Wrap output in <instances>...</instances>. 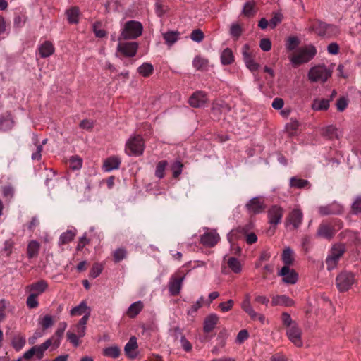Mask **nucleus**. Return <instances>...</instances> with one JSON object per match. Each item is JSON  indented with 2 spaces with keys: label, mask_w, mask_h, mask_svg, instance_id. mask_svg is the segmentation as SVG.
<instances>
[{
  "label": "nucleus",
  "mask_w": 361,
  "mask_h": 361,
  "mask_svg": "<svg viewBox=\"0 0 361 361\" xmlns=\"http://www.w3.org/2000/svg\"><path fill=\"white\" fill-rule=\"evenodd\" d=\"M279 275L283 277V281L288 284H295L298 281V274L288 266H283Z\"/></svg>",
  "instance_id": "ddd939ff"
},
{
  "label": "nucleus",
  "mask_w": 361,
  "mask_h": 361,
  "mask_svg": "<svg viewBox=\"0 0 361 361\" xmlns=\"http://www.w3.org/2000/svg\"><path fill=\"white\" fill-rule=\"evenodd\" d=\"M103 265L99 263H94L90 270V275L92 278H97L102 271Z\"/></svg>",
  "instance_id": "bf43d9fd"
},
{
  "label": "nucleus",
  "mask_w": 361,
  "mask_h": 361,
  "mask_svg": "<svg viewBox=\"0 0 361 361\" xmlns=\"http://www.w3.org/2000/svg\"><path fill=\"white\" fill-rule=\"evenodd\" d=\"M286 335L288 339L297 347L302 346V341L301 338L302 331L298 325H293L286 329Z\"/></svg>",
  "instance_id": "1a4fd4ad"
},
{
  "label": "nucleus",
  "mask_w": 361,
  "mask_h": 361,
  "mask_svg": "<svg viewBox=\"0 0 361 361\" xmlns=\"http://www.w3.org/2000/svg\"><path fill=\"white\" fill-rule=\"evenodd\" d=\"M299 44L300 40L298 37H290L287 39L286 47L288 51H293L296 49Z\"/></svg>",
  "instance_id": "5fc2aeb1"
},
{
  "label": "nucleus",
  "mask_w": 361,
  "mask_h": 361,
  "mask_svg": "<svg viewBox=\"0 0 361 361\" xmlns=\"http://www.w3.org/2000/svg\"><path fill=\"white\" fill-rule=\"evenodd\" d=\"M185 276H173L169 283V291L171 295H178L181 290Z\"/></svg>",
  "instance_id": "f3484780"
},
{
  "label": "nucleus",
  "mask_w": 361,
  "mask_h": 361,
  "mask_svg": "<svg viewBox=\"0 0 361 361\" xmlns=\"http://www.w3.org/2000/svg\"><path fill=\"white\" fill-rule=\"evenodd\" d=\"M233 304H234V301L233 300H228L226 302H221L219 305V308L223 312H226L230 311L232 309Z\"/></svg>",
  "instance_id": "69168bd1"
},
{
  "label": "nucleus",
  "mask_w": 361,
  "mask_h": 361,
  "mask_svg": "<svg viewBox=\"0 0 361 361\" xmlns=\"http://www.w3.org/2000/svg\"><path fill=\"white\" fill-rule=\"evenodd\" d=\"M44 329L51 326L54 324L52 317L50 315H45L39 322Z\"/></svg>",
  "instance_id": "e2e57ef3"
},
{
  "label": "nucleus",
  "mask_w": 361,
  "mask_h": 361,
  "mask_svg": "<svg viewBox=\"0 0 361 361\" xmlns=\"http://www.w3.org/2000/svg\"><path fill=\"white\" fill-rule=\"evenodd\" d=\"M126 250L123 248H118L114 252V260L115 262H119L126 257Z\"/></svg>",
  "instance_id": "4d7b16f0"
},
{
  "label": "nucleus",
  "mask_w": 361,
  "mask_h": 361,
  "mask_svg": "<svg viewBox=\"0 0 361 361\" xmlns=\"http://www.w3.org/2000/svg\"><path fill=\"white\" fill-rule=\"evenodd\" d=\"M25 343L26 338L21 334L16 335L11 341V345L16 351L20 350L25 345Z\"/></svg>",
  "instance_id": "58836bf2"
},
{
  "label": "nucleus",
  "mask_w": 361,
  "mask_h": 361,
  "mask_svg": "<svg viewBox=\"0 0 361 361\" xmlns=\"http://www.w3.org/2000/svg\"><path fill=\"white\" fill-rule=\"evenodd\" d=\"M320 134L322 137L329 140L339 139L341 136V132L334 125H329L320 129Z\"/></svg>",
  "instance_id": "6ab92c4d"
},
{
  "label": "nucleus",
  "mask_w": 361,
  "mask_h": 361,
  "mask_svg": "<svg viewBox=\"0 0 361 361\" xmlns=\"http://www.w3.org/2000/svg\"><path fill=\"white\" fill-rule=\"evenodd\" d=\"M37 295L35 293H30L27 297L26 300V304L30 308H36L39 305V302L37 301Z\"/></svg>",
  "instance_id": "13d9d810"
},
{
  "label": "nucleus",
  "mask_w": 361,
  "mask_h": 361,
  "mask_svg": "<svg viewBox=\"0 0 361 361\" xmlns=\"http://www.w3.org/2000/svg\"><path fill=\"white\" fill-rule=\"evenodd\" d=\"M227 337L228 334L226 330H222L219 333L216 338L217 344L212 350L213 353H215L218 350V348H221L225 346Z\"/></svg>",
  "instance_id": "ea45409f"
},
{
  "label": "nucleus",
  "mask_w": 361,
  "mask_h": 361,
  "mask_svg": "<svg viewBox=\"0 0 361 361\" xmlns=\"http://www.w3.org/2000/svg\"><path fill=\"white\" fill-rule=\"evenodd\" d=\"M281 259L285 264L284 266L290 267V266L293 264L295 255L293 250L290 247H287L283 250L281 255Z\"/></svg>",
  "instance_id": "7c9ffc66"
},
{
  "label": "nucleus",
  "mask_w": 361,
  "mask_h": 361,
  "mask_svg": "<svg viewBox=\"0 0 361 361\" xmlns=\"http://www.w3.org/2000/svg\"><path fill=\"white\" fill-rule=\"evenodd\" d=\"M318 211L322 216L340 214L343 212V207L340 204L333 202L326 206L319 207Z\"/></svg>",
  "instance_id": "dca6fc26"
},
{
  "label": "nucleus",
  "mask_w": 361,
  "mask_h": 361,
  "mask_svg": "<svg viewBox=\"0 0 361 361\" xmlns=\"http://www.w3.org/2000/svg\"><path fill=\"white\" fill-rule=\"evenodd\" d=\"M203 300H204V297L201 296L199 298V300L195 303H194L191 306V307L188 310V314L189 315H192L193 314H195L202 307Z\"/></svg>",
  "instance_id": "052dcab7"
},
{
  "label": "nucleus",
  "mask_w": 361,
  "mask_h": 361,
  "mask_svg": "<svg viewBox=\"0 0 361 361\" xmlns=\"http://www.w3.org/2000/svg\"><path fill=\"white\" fill-rule=\"evenodd\" d=\"M267 215L269 223L271 225H277L281 221L283 209L279 206L274 205L269 209Z\"/></svg>",
  "instance_id": "9d476101"
},
{
  "label": "nucleus",
  "mask_w": 361,
  "mask_h": 361,
  "mask_svg": "<svg viewBox=\"0 0 361 361\" xmlns=\"http://www.w3.org/2000/svg\"><path fill=\"white\" fill-rule=\"evenodd\" d=\"M82 160L78 156H73L70 158L69 166L73 170L80 169L82 166Z\"/></svg>",
  "instance_id": "864d4df0"
},
{
  "label": "nucleus",
  "mask_w": 361,
  "mask_h": 361,
  "mask_svg": "<svg viewBox=\"0 0 361 361\" xmlns=\"http://www.w3.org/2000/svg\"><path fill=\"white\" fill-rule=\"evenodd\" d=\"M145 150V142L140 135L131 136L126 143L125 152L129 156H140Z\"/></svg>",
  "instance_id": "7ed1b4c3"
},
{
  "label": "nucleus",
  "mask_w": 361,
  "mask_h": 361,
  "mask_svg": "<svg viewBox=\"0 0 361 361\" xmlns=\"http://www.w3.org/2000/svg\"><path fill=\"white\" fill-rule=\"evenodd\" d=\"M38 51L42 58H47L54 54L55 49L52 42L50 41H45L39 45Z\"/></svg>",
  "instance_id": "a878e982"
},
{
  "label": "nucleus",
  "mask_w": 361,
  "mask_h": 361,
  "mask_svg": "<svg viewBox=\"0 0 361 361\" xmlns=\"http://www.w3.org/2000/svg\"><path fill=\"white\" fill-rule=\"evenodd\" d=\"M345 252V247L343 244L334 245L330 252V254L326 259L327 269L331 271L336 268L340 258Z\"/></svg>",
  "instance_id": "20e7f679"
},
{
  "label": "nucleus",
  "mask_w": 361,
  "mask_h": 361,
  "mask_svg": "<svg viewBox=\"0 0 361 361\" xmlns=\"http://www.w3.org/2000/svg\"><path fill=\"white\" fill-rule=\"evenodd\" d=\"M227 264L228 267L235 273H240L242 270L241 264L235 257L228 258Z\"/></svg>",
  "instance_id": "a18cd8bd"
},
{
  "label": "nucleus",
  "mask_w": 361,
  "mask_h": 361,
  "mask_svg": "<svg viewBox=\"0 0 361 361\" xmlns=\"http://www.w3.org/2000/svg\"><path fill=\"white\" fill-rule=\"evenodd\" d=\"M352 210L354 214H358L361 212V195L357 196L352 204Z\"/></svg>",
  "instance_id": "338daca9"
},
{
  "label": "nucleus",
  "mask_w": 361,
  "mask_h": 361,
  "mask_svg": "<svg viewBox=\"0 0 361 361\" xmlns=\"http://www.w3.org/2000/svg\"><path fill=\"white\" fill-rule=\"evenodd\" d=\"M190 38L194 42H200L204 39V34L200 29H195L191 32Z\"/></svg>",
  "instance_id": "6e6d98bb"
},
{
  "label": "nucleus",
  "mask_w": 361,
  "mask_h": 361,
  "mask_svg": "<svg viewBox=\"0 0 361 361\" xmlns=\"http://www.w3.org/2000/svg\"><path fill=\"white\" fill-rule=\"evenodd\" d=\"M255 13V3L254 1L246 2L243 8V14L250 18L254 16Z\"/></svg>",
  "instance_id": "79ce46f5"
},
{
  "label": "nucleus",
  "mask_w": 361,
  "mask_h": 361,
  "mask_svg": "<svg viewBox=\"0 0 361 361\" xmlns=\"http://www.w3.org/2000/svg\"><path fill=\"white\" fill-rule=\"evenodd\" d=\"M219 317L216 314H210L204 319V331L210 333L216 326L219 322Z\"/></svg>",
  "instance_id": "b1692460"
},
{
  "label": "nucleus",
  "mask_w": 361,
  "mask_h": 361,
  "mask_svg": "<svg viewBox=\"0 0 361 361\" xmlns=\"http://www.w3.org/2000/svg\"><path fill=\"white\" fill-rule=\"evenodd\" d=\"M120 353V349L117 346H111L104 350V355L112 358H117Z\"/></svg>",
  "instance_id": "09e8293b"
},
{
  "label": "nucleus",
  "mask_w": 361,
  "mask_h": 361,
  "mask_svg": "<svg viewBox=\"0 0 361 361\" xmlns=\"http://www.w3.org/2000/svg\"><path fill=\"white\" fill-rule=\"evenodd\" d=\"M33 144L36 146V151L32 154V160H40L42 157V145H38V137L34 135L32 137Z\"/></svg>",
  "instance_id": "49530a36"
},
{
  "label": "nucleus",
  "mask_w": 361,
  "mask_h": 361,
  "mask_svg": "<svg viewBox=\"0 0 361 361\" xmlns=\"http://www.w3.org/2000/svg\"><path fill=\"white\" fill-rule=\"evenodd\" d=\"M121 159L118 157L112 156L104 161L103 169L106 172H109L114 169H118L121 164Z\"/></svg>",
  "instance_id": "5701e85b"
},
{
  "label": "nucleus",
  "mask_w": 361,
  "mask_h": 361,
  "mask_svg": "<svg viewBox=\"0 0 361 361\" xmlns=\"http://www.w3.org/2000/svg\"><path fill=\"white\" fill-rule=\"evenodd\" d=\"M76 235V231L74 230H68L66 232H63L59 238V245H62L67 244L71 242Z\"/></svg>",
  "instance_id": "c9c22d12"
},
{
  "label": "nucleus",
  "mask_w": 361,
  "mask_h": 361,
  "mask_svg": "<svg viewBox=\"0 0 361 361\" xmlns=\"http://www.w3.org/2000/svg\"><path fill=\"white\" fill-rule=\"evenodd\" d=\"M144 305L142 301H137L130 305L127 310V315L130 318L135 317L143 309Z\"/></svg>",
  "instance_id": "72a5a7b5"
},
{
  "label": "nucleus",
  "mask_w": 361,
  "mask_h": 361,
  "mask_svg": "<svg viewBox=\"0 0 361 361\" xmlns=\"http://www.w3.org/2000/svg\"><path fill=\"white\" fill-rule=\"evenodd\" d=\"M79 8L72 7L66 11L68 20L70 23H77L78 22Z\"/></svg>",
  "instance_id": "37998d69"
},
{
  "label": "nucleus",
  "mask_w": 361,
  "mask_h": 361,
  "mask_svg": "<svg viewBox=\"0 0 361 361\" xmlns=\"http://www.w3.org/2000/svg\"><path fill=\"white\" fill-rule=\"evenodd\" d=\"M207 100V94L204 92L197 91L190 97L189 104L194 108H200L204 106Z\"/></svg>",
  "instance_id": "2eb2a0df"
},
{
  "label": "nucleus",
  "mask_w": 361,
  "mask_h": 361,
  "mask_svg": "<svg viewBox=\"0 0 361 361\" xmlns=\"http://www.w3.org/2000/svg\"><path fill=\"white\" fill-rule=\"evenodd\" d=\"M143 30L142 25L135 20L127 21L121 30L120 39H130L140 37Z\"/></svg>",
  "instance_id": "f03ea898"
},
{
  "label": "nucleus",
  "mask_w": 361,
  "mask_h": 361,
  "mask_svg": "<svg viewBox=\"0 0 361 361\" xmlns=\"http://www.w3.org/2000/svg\"><path fill=\"white\" fill-rule=\"evenodd\" d=\"M336 233L334 226L331 224L322 223L317 231V236L325 239H331Z\"/></svg>",
  "instance_id": "f8f14e48"
},
{
  "label": "nucleus",
  "mask_w": 361,
  "mask_h": 361,
  "mask_svg": "<svg viewBox=\"0 0 361 361\" xmlns=\"http://www.w3.org/2000/svg\"><path fill=\"white\" fill-rule=\"evenodd\" d=\"M40 249V244L37 240H31L27 247V255L30 259L37 257Z\"/></svg>",
  "instance_id": "2f4dec72"
},
{
  "label": "nucleus",
  "mask_w": 361,
  "mask_h": 361,
  "mask_svg": "<svg viewBox=\"0 0 361 361\" xmlns=\"http://www.w3.org/2000/svg\"><path fill=\"white\" fill-rule=\"evenodd\" d=\"M48 288V283L44 280H40L36 283H33L27 286L25 290L30 293H35L36 295H39L43 293Z\"/></svg>",
  "instance_id": "aec40b11"
},
{
  "label": "nucleus",
  "mask_w": 361,
  "mask_h": 361,
  "mask_svg": "<svg viewBox=\"0 0 361 361\" xmlns=\"http://www.w3.org/2000/svg\"><path fill=\"white\" fill-rule=\"evenodd\" d=\"M303 214L298 208L293 209L287 216V222L291 224L294 228H298L302 224Z\"/></svg>",
  "instance_id": "a211bd4d"
},
{
  "label": "nucleus",
  "mask_w": 361,
  "mask_h": 361,
  "mask_svg": "<svg viewBox=\"0 0 361 361\" xmlns=\"http://www.w3.org/2000/svg\"><path fill=\"white\" fill-rule=\"evenodd\" d=\"M241 308L252 319H255L257 317V312L255 311L250 304V298L246 295L245 299L241 303Z\"/></svg>",
  "instance_id": "c756f323"
},
{
  "label": "nucleus",
  "mask_w": 361,
  "mask_h": 361,
  "mask_svg": "<svg viewBox=\"0 0 361 361\" xmlns=\"http://www.w3.org/2000/svg\"><path fill=\"white\" fill-rule=\"evenodd\" d=\"M331 75V71L325 66L320 65L312 67L308 73V78L311 82H324Z\"/></svg>",
  "instance_id": "423d86ee"
},
{
  "label": "nucleus",
  "mask_w": 361,
  "mask_h": 361,
  "mask_svg": "<svg viewBox=\"0 0 361 361\" xmlns=\"http://www.w3.org/2000/svg\"><path fill=\"white\" fill-rule=\"evenodd\" d=\"M219 235L216 231H207L201 235V243L207 247H212L219 241Z\"/></svg>",
  "instance_id": "9b49d317"
},
{
  "label": "nucleus",
  "mask_w": 361,
  "mask_h": 361,
  "mask_svg": "<svg viewBox=\"0 0 361 361\" xmlns=\"http://www.w3.org/2000/svg\"><path fill=\"white\" fill-rule=\"evenodd\" d=\"M259 47L264 51H268L271 48V42L268 38L262 39L259 42Z\"/></svg>",
  "instance_id": "774afa93"
},
{
  "label": "nucleus",
  "mask_w": 361,
  "mask_h": 361,
  "mask_svg": "<svg viewBox=\"0 0 361 361\" xmlns=\"http://www.w3.org/2000/svg\"><path fill=\"white\" fill-rule=\"evenodd\" d=\"M272 306L292 307L294 301L286 295H276L271 297Z\"/></svg>",
  "instance_id": "412c9836"
},
{
  "label": "nucleus",
  "mask_w": 361,
  "mask_h": 361,
  "mask_svg": "<svg viewBox=\"0 0 361 361\" xmlns=\"http://www.w3.org/2000/svg\"><path fill=\"white\" fill-rule=\"evenodd\" d=\"M167 166L166 161H159L156 167L155 176L159 178H162L164 176V171Z\"/></svg>",
  "instance_id": "3c124183"
},
{
  "label": "nucleus",
  "mask_w": 361,
  "mask_h": 361,
  "mask_svg": "<svg viewBox=\"0 0 361 361\" xmlns=\"http://www.w3.org/2000/svg\"><path fill=\"white\" fill-rule=\"evenodd\" d=\"M317 54V49L313 45H307L300 48L296 54L291 57L290 60L295 66H299L302 63H307L312 59Z\"/></svg>",
  "instance_id": "f257e3e1"
},
{
  "label": "nucleus",
  "mask_w": 361,
  "mask_h": 361,
  "mask_svg": "<svg viewBox=\"0 0 361 361\" xmlns=\"http://www.w3.org/2000/svg\"><path fill=\"white\" fill-rule=\"evenodd\" d=\"M314 111H326L329 107V99H314L311 106Z\"/></svg>",
  "instance_id": "4c0bfd02"
},
{
  "label": "nucleus",
  "mask_w": 361,
  "mask_h": 361,
  "mask_svg": "<svg viewBox=\"0 0 361 361\" xmlns=\"http://www.w3.org/2000/svg\"><path fill=\"white\" fill-rule=\"evenodd\" d=\"M192 64L197 70H204L208 65V61L197 56L194 59Z\"/></svg>",
  "instance_id": "de8ad7c7"
},
{
  "label": "nucleus",
  "mask_w": 361,
  "mask_h": 361,
  "mask_svg": "<svg viewBox=\"0 0 361 361\" xmlns=\"http://www.w3.org/2000/svg\"><path fill=\"white\" fill-rule=\"evenodd\" d=\"M355 282V275L348 271H342L336 278V285L340 292L348 291Z\"/></svg>",
  "instance_id": "39448f33"
},
{
  "label": "nucleus",
  "mask_w": 361,
  "mask_h": 361,
  "mask_svg": "<svg viewBox=\"0 0 361 361\" xmlns=\"http://www.w3.org/2000/svg\"><path fill=\"white\" fill-rule=\"evenodd\" d=\"M234 60L232 50L229 48L225 49L221 54V61L224 65L231 64Z\"/></svg>",
  "instance_id": "a19ab883"
},
{
  "label": "nucleus",
  "mask_w": 361,
  "mask_h": 361,
  "mask_svg": "<svg viewBox=\"0 0 361 361\" xmlns=\"http://www.w3.org/2000/svg\"><path fill=\"white\" fill-rule=\"evenodd\" d=\"M137 348V345L136 338L135 336H133L130 338L129 341L125 345L124 350L126 355L131 359L135 358V357L137 356V353L135 352Z\"/></svg>",
  "instance_id": "bb28decb"
},
{
  "label": "nucleus",
  "mask_w": 361,
  "mask_h": 361,
  "mask_svg": "<svg viewBox=\"0 0 361 361\" xmlns=\"http://www.w3.org/2000/svg\"><path fill=\"white\" fill-rule=\"evenodd\" d=\"M51 345V340H47L42 344L39 345H35L32 348L36 357L38 359H41L43 357L45 350L48 349V348L50 347Z\"/></svg>",
  "instance_id": "f704fd0d"
},
{
  "label": "nucleus",
  "mask_w": 361,
  "mask_h": 361,
  "mask_svg": "<svg viewBox=\"0 0 361 361\" xmlns=\"http://www.w3.org/2000/svg\"><path fill=\"white\" fill-rule=\"evenodd\" d=\"M138 48L137 42H123L119 43L118 45V51L121 52L124 56L133 57L135 56Z\"/></svg>",
  "instance_id": "4468645a"
},
{
  "label": "nucleus",
  "mask_w": 361,
  "mask_h": 361,
  "mask_svg": "<svg viewBox=\"0 0 361 361\" xmlns=\"http://www.w3.org/2000/svg\"><path fill=\"white\" fill-rule=\"evenodd\" d=\"M281 321L283 324L286 327V329L293 326V325L298 324L295 321L291 319L290 315L287 312H283L281 314Z\"/></svg>",
  "instance_id": "603ef678"
},
{
  "label": "nucleus",
  "mask_w": 361,
  "mask_h": 361,
  "mask_svg": "<svg viewBox=\"0 0 361 361\" xmlns=\"http://www.w3.org/2000/svg\"><path fill=\"white\" fill-rule=\"evenodd\" d=\"M90 317V312H87L75 326L74 331L79 337H83L85 335L86 324Z\"/></svg>",
  "instance_id": "c85d7f7f"
},
{
  "label": "nucleus",
  "mask_w": 361,
  "mask_h": 361,
  "mask_svg": "<svg viewBox=\"0 0 361 361\" xmlns=\"http://www.w3.org/2000/svg\"><path fill=\"white\" fill-rule=\"evenodd\" d=\"M165 43L171 47L174 44L180 37V32L178 31H168L162 34Z\"/></svg>",
  "instance_id": "473e14b6"
},
{
  "label": "nucleus",
  "mask_w": 361,
  "mask_h": 361,
  "mask_svg": "<svg viewBox=\"0 0 361 361\" xmlns=\"http://www.w3.org/2000/svg\"><path fill=\"white\" fill-rule=\"evenodd\" d=\"M309 184L307 180L297 178L295 177H293L290 178V185L291 187L297 188H302L306 187Z\"/></svg>",
  "instance_id": "8fccbe9b"
},
{
  "label": "nucleus",
  "mask_w": 361,
  "mask_h": 361,
  "mask_svg": "<svg viewBox=\"0 0 361 361\" xmlns=\"http://www.w3.org/2000/svg\"><path fill=\"white\" fill-rule=\"evenodd\" d=\"M153 71V66L148 63H143L137 68L139 74H140L143 77H149L150 75L152 74Z\"/></svg>",
  "instance_id": "c03bdc74"
},
{
  "label": "nucleus",
  "mask_w": 361,
  "mask_h": 361,
  "mask_svg": "<svg viewBox=\"0 0 361 361\" xmlns=\"http://www.w3.org/2000/svg\"><path fill=\"white\" fill-rule=\"evenodd\" d=\"M68 341L75 347L80 345L79 336L74 332L68 331L66 334Z\"/></svg>",
  "instance_id": "680f3d73"
},
{
  "label": "nucleus",
  "mask_w": 361,
  "mask_h": 361,
  "mask_svg": "<svg viewBox=\"0 0 361 361\" xmlns=\"http://www.w3.org/2000/svg\"><path fill=\"white\" fill-rule=\"evenodd\" d=\"M67 327V324L65 322L59 324L57 330L56 331L54 336L48 340H51V344L54 348H58L60 345L61 341L63 338L64 331Z\"/></svg>",
  "instance_id": "4be33fe9"
},
{
  "label": "nucleus",
  "mask_w": 361,
  "mask_h": 361,
  "mask_svg": "<svg viewBox=\"0 0 361 361\" xmlns=\"http://www.w3.org/2000/svg\"><path fill=\"white\" fill-rule=\"evenodd\" d=\"M283 19V16L280 13H274L273 17L269 21L270 26L274 28L278 24H279Z\"/></svg>",
  "instance_id": "0e129e2a"
},
{
  "label": "nucleus",
  "mask_w": 361,
  "mask_h": 361,
  "mask_svg": "<svg viewBox=\"0 0 361 361\" xmlns=\"http://www.w3.org/2000/svg\"><path fill=\"white\" fill-rule=\"evenodd\" d=\"M14 125V121L10 113L6 112L0 116V130L8 131L11 130Z\"/></svg>",
  "instance_id": "393cba45"
},
{
  "label": "nucleus",
  "mask_w": 361,
  "mask_h": 361,
  "mask_svg": "<svg viewBox=\"0 0 361 361\" xmlns=\"http://www.w3.org/2000/svg\"><path fill=\"white\" fill-rule=\"evenodd\" d=\"M90 313V309L87 307L85 302H81L78 306L71 310L70 314L71 316L82 315V314Z\"/></svg>",
  "instance_id": "e433bc0d"
},
{
  "label": "nucleus",
  "mask_w": 361,
  "mask_h": 361,
  "mask_svg": "<svg viewBox=\"0 0 361 361\" xmlns=\"http://www.w3.org/2000/svg\"><path fill=\"white\" fill-rule=\"evenodd\" d=\"M245 207L250 214H257L264 212L266 206L261 197H255L249 200Z\"/></svg>",
  "instance_id": "0eeeda50"
},
{
  "label": "nucleus",
  "mask_w": 361,
  "mask_h": 361,
  "mask_svg": "<svg viewBox=\"0 0 361 361\" xmlns=\"http://www.w3.org/2000/svg\"><path fill=\"white\" fill-rule=\"evenodd\" d=\"M250 228V225H245L243 226H238L235 229H233L228 235V240H232L234 239H238L240 237L241 235L245 236L249 233V230Z\"/></svg>",
  "instance_id": "cd10ccee"
},
{
  "label": "nucleus",
  "mask_w": 361,
  "mask_h": 361,
  "mask_svg": "<svg viewBox=\"0 0 361 361\" xmlns=\"http://www.w3.org/2000/svg\"><path fill=\"white\" fill-rule=\"evenodd\" d=\"M242 54L247 68L252 72L257 71L259 68V65L255 61L252 51H250L247 44L243 45Z\"/></svg>",
  "instance_id": "6e6552de"
}]
</instances>
